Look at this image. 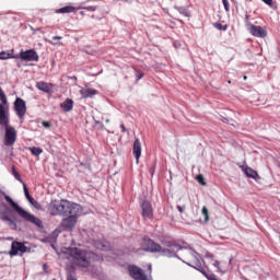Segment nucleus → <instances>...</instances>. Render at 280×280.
<instances>
[{
  "label": "nucleus",
  "mask_w": 280,
  "mask_h": 280,
  "mask_svg": "<svg viewBox=\"0 0 280 280\" xmlns=\"http://www.w3.org/2000/svg\"><path fill=\"white\" fill-rule=\"evenodd\" d=\"M70 257L73 266L85 269L93 267L95 264H102L104 261V257L95 254V252L90 249H81L78 247L71 249Z\"/></svg>",
  "instance_id": "1"
},
{
  "label": "nucleus",
  "mask_w": 280,
  "mask_h": 280,
  "mask_svg": "<svg viewBox=\"0 0 280 280\" xmlns=\"http://www.w3.org/2000/svg\"><path fill=\"white\" fill-rule=\"evenodd\" d=\"M48 213L50 215H62L67 218V215L82 213V206L67 199H55L48 205Z\"/></svg>",
  "instance_id": "2"
},
{
  "label": "nucleus",
  "mask_w": 280,
  "mask_h": 280,
  "mask_svg": "<svg viewBox=\"0 0 280 280\" xmlns=\"http://www.w3.org/2000/svg\"><path fill=\"white\" fill-rule=\"evenodd\" d=\"M4 196V200L12 207V209L18 213V215L24 220V222H28L30 224H34V226H37V229H44L43 220L38 219V217H35L34 214L27 212L25 209L21 208L19 203H16L13 199H11L10 196L5 195V192H2Z\"/></svg>",
  "instance_id": "3"
},
{
  "label": "nucleus",
  "mask_w": 280,
  "mask_h": 280,
  "mask_svg": "<svg viewBox=\"0 0 280 280\" xmlns=\"http://www.w3.org/2000/svg\"><path fill=\"white\" fill-rule=\"evenodd\" d=\"M16 128L12 126L4 128L3 145H5V148H11V150H14V143H16Z\"/></svg>",
  "instance_id": "4"
},
{
  "label": "nucleus",
  "mask_w": 280,
  "mask_h": 280,
  "mask_svg": "<svg viewBox=\"0 0 280 280\" xmlns=\"http://www.w3.org/2000/svg\"><path fill=\"white\" fill-rule=\"evenodd\" d=\"M0 126L10 128V105L0 103Z\"/></svg>",
  "instance_id": "5"
},
{
  "label": "nucleus",
  "mask_w": 280,
  "mask_h": 280,
  "mask_svg": "<svg viewBox=\"0 0 280 280\" xmlns=\"http://www.w3.org/2000/svg\"><path fill=\"white\" fill-rule=\"evenodd\" d=\"M78 215L79 214H68L67 218L62 219L60 223L62 231H72L75 229V224H78Z\"/></svg>",
  "instance_id": "6"
},
{
  "label": "nucleus",
  "mask_w": 280,
  "mask_h": 280,
  "mask_svg": "<svg viewBox=\"0 0 280 280\" xmlns=\"http://www.w3.org/2000/svg\"><path fill=\"white\" fill-rule=\"evenodd\" d=\"M20 60H23L24 62H38L40 60V57L38 56V52L34 49L28 50H21L19 54Z\"/></svg>",
  "instance_id": "7"
},
{
  "label": "nucleus",
  "mask_w": 280,
  "mask_h": 280,
  "mask_svg": "<svg viewBox=\"0 0 280 280\" xmlns=\"http://www.w3.org/2000/svg\"><path fill=\"white\" fill-rule=\"evenodd\" d=\"M140 209L143 220H154V208H152V203L150 201H142Z\"/></svg>",
  "instance_id": "8"
},
{
  "label": "nucleus",
  "mask_w": 280,
  "mask_h": 280,
  "mask_svg": "<svg viewBox=\"0 0 280 280\" xmlns=\"http://www.w3.org/2000/svg\"><path fill=\"white\" fill-rule=\"evenodd\" d=\"M128 272L131 279L135 280H148V276H145V272L140 267H137V265H129L128 266Z\"/></svg>",
  "instance_id": "9"
},
{
  "label": "nucleus",
  "mask_w": 280,
  "mask_h": 280,
  "mask_svg": "<svg viewBox=\"0 0 280 280\" xmlns=\"http://www.w3.org/2000/svg\"><path fill=\"white\" fill-rule=\"evenodd\" d=\"M14 110L20 119H24L25 114L27 113V105L25 101L21 97H18L14 102Z\"/></svg>",
  "instance_id": "10"
},
{
  "label": "nucleus",
  "mask_w": 280,
  "mask_h": 280,
  "mask_svg": "<svg viewBox=\"0 0 280 280\" xmlns=\"http://www.w3.org/2000/svg\"><path fill=\"white\" fill-rule=\"evenodd\" d=\"M249 32L252 36H255L256 38H266V36H268V30L266 26L249 24Z\"/></svg>",
  "instance_id": "11"
},
{
  "label": "nucleus",
  "mask_w": 280,
  "mask_h": 280,
  "mask_svg": "<svg viewBox=\"0 0 280 280\" xmlns=\"http://www.w3.org/2000/svg\"><path fill=\"white\" fill-rule=\"evenodd\" d=\"M144 244L147 246L145 250H148L149 253H166V250L163 249L160 244L154 243V241H152L151 238L144 241Z\"/></svg>",
  "instance_id": "12"
},
{
  "label": "nucleus",
  "mask_w": 280,
  "mask_h": 280,
  "mask_svg": "<svg viewBox=\"0 0 280 280\" xmlns=\"http://www.w3.org/2000/svg\"><path fill=\"white\" fill-rule=\"evenodd\" d=\"M0 220L2 222H8L9 226H12V229H16V222L10 218L9 210H3V208L0 207Z\"/></svg>",
  "instance_id": "13"
},
{
  "label": "nucleus",
  "mask_w": 280,
  "mask_h": 280,
  "mask_svg": "<svg viewBox=\"0 0 280 280\" xmlns=\"http://www.w3.org/2000/svg\"><path fill=\"white\" fill-rule=\"evenodd\" d=\"M80 95H82L83 100H89L95 97V95H97V93H100L97 90L92 89V88H82L79 91Z\"/></svg>",
  "instance_id": "14"
},
{
  "label": "nucleus",
  "mask_w": 280,
  "mask_h": 280,
  "mask_svg": "<svg viewBox=\"0 0 280 280\" xmlns=\"http://www.w3.org/2000/svg\"><path fill=\"white\" fill-rule=\"evenodd\" d=\"M132 153L137 163H139V159H141V140L139 138H136L133 142Z\"/></svg>",
  "instance_id": "15"
},
{
  "label": "nucleus",
  "mask_w": 280,
  "mask_h": 280,
  "mask_svg": "<svg viewBox=\"0 0 280 280\" xmlns=\"http://www.w3.org/2000/svg\"><path fill=\"white\" fill-rule=\"evenodd\" d=\"M242 172L247 176V178H257L259 174L257 171L253 170L250 166H240Z\"/></svg>",
  "instance_id": "16"
},
{
  "label": "nucleus",
  "mask_w": 280,
  "mask_h": 280,
  "mask_svg": "<svg viewBox=\"0 0 280 280\" xmlns=\"http://www.w3.org/2000/svg\"><path fill=\"white\" fill-rule=\"evenodd\" d=\"M52 86L54 85L51 83H47L45 81L36 83V89H38V91H43L44 93H49Z\"/></svg>",
  "instance_id": "17"
},
{
  "label": "nucleus",
  "mask_w": 280,
  "mask_h": 280,
  "mask_svg": "<svg viewBox=\"0 0 280 280\" xmlns=\"http://www.w3.org/2000/svg\"><path fill=\"white\" fill-rule=\"evenodd\" d=\"M60 107L65 113H70V110H73V100L67 98L63 103L60 104Z\"/></svg>",
  "instance_id": "18"
},
{
  "label": "nucleus",
  "mask_w": 280,
  "mask_h": 280,
  "mask_svg": "<svg viewBox=\"0 0 280 280\" xmlns=\"http://www.w3.org/2000/svg\"><path fill=\"white\" fill-rule=\"evenodd\" d=\"M75 7H71V5H67V7H62L60 9H57L55 12L56 14H71L73 12H75Z\"/></svg>",
  "instance_id": "19"
},
{
  "label": "nucleus",
  "mask_w": 280,
  "mask_h": 280,
  "mask_svg": "<svg viewBox=\"0 0 280 280\" xmlns=\"http://www.w3.org/2000/svg\"><path fill=\"white\" fill-rule=\"evenodd\" d=\"M175 10H177L179 14L186 16L187 19L191 18V12L186 7H175Z\"/></svg>",
  "instance_id": "20"
},
{
  "label": "nucleus",
  "mask_w": 280,
  "mask_h": 280,
  "mask_svg": "<svg viewBox=\"0 0 280 280\" xmlns=\"http://www.w3.org/2000/svg\"><path fill=\"white\" fill-rule=\"evenodd\" d=\"M20 243L19 242H13L11 245V250L9 253V255H11V257H14L16 255H19L20 252Z\"/></svg>",
  "instance_id": "21"
},
{
  "label": "nucleus",
  "mask_w": 280,
  "mask_h": 280,
  "mask_svg": "<svg viewBox=\"0 0 280 280\" xmlns=\"http://www.w3.org/2000/svg\"><path fill=\"white\" fill-rule=\"evenodd\" d=\"M23 189H24V195L26 200H28V202L32 205L34 197H32V195H30V189L27 188V185H25V183H23Z\"/></svg>",
  "instance_id": "22"
},
{
  "label": "nucleus",
  "mask_w": 280,
  "mask_h": 280,
  "mask_svg": "<svg viewBox=\"0 0 280 280\" xmlns=\"http://www.w3.org/2000/svg\"><path fill=\"white\" fill-rule=\"evenodd\" d=\"M28 150L33 156H40V154H43V149L40 148L33 147L28 148Z\"/></svg>",
  "instance_id": "23"
},
{
  "label": "nucleus",
  "mask_w": 280,
  "mask_h": 280,
  "mask_svg": "<svg viewBox=\"0 0 280 280\" xmlns=\"http://www.w3.org/2000/svg\"><path fill=\"white\" fill-rule=\"evenodd\" d=\"M0 104H8V96L5 95V92H3V89L0 88Z\"/></svg>",
  "instance_id": "24"
},
{
  "label": "nucleus",
  "mask_w": 280,
  "mask_h": 280,
  "mask_svg": "<svg viewBox=\"0 0 280 280\" xmlns=\"http://www.w3.org/2000/svg\"><path fill=\"white\" fill-rule=\"evenodd\" d=\"M12 174H13L14 178L16 180H19V183H22V185H23V178H21V174L19 172H16V168L14 166L12 167Z\"/></svg>",
  "instance_id": "25"
},
{
  "label": "nucleus",
  "mask_w": 280,
  "mask_h": 280,
  "mask_svg": "<svg viewBox=\"0 0 280 280\" xmlns=\"http://www.w3.org/2000/svg\"><path fill=\"white\" fill-rule=\"evenodd\" d=\"M201 213L205 218V222H208L209 221V209H207V206L202 207Z\"/></svg>",
  "instance_id": "26"
},
{
  "label": "nucleus",
  "mask_w": 280,
  "mask_h": 280,
  "mask_svg": "<svg viewBox=\"0 0 280 280\" xmlns=\"http://www.w3.org/2000/svg\"><path fill=\"white\" fill-rule=\"evenodd\" d=\"M10 58H13L10 52L2 51L0 52V60H10Z\"/></svg>",
  "instance_id": "27"
},
{
  "label": "nucleus",
  "mask_w": 280,
  "mask_h": 280,
  "mask_svg": "<svg viewBox=\"0 0 280 280\" xmlns=\"http://www.w3.org/2000/svg\"><path fill=\"white\" fill-rule=\"evenodd\" d=\"M165 246H167L168 248H176L178 244H176V241H165Z\"/></svg>",
  "instance_id": "28"
},
{
  "label": "nucleus",
  "mask_w": 280,
  "mask_h": 280,
  "mask_svg": "<svg viewBox=\"0 0 280 280\" xmlns=\"http://www.w3.org/2000/svg\"><path fill=\"white\" fill-rule=\"evenodd\" d=\"M135 71H136L137 82H139V80H141L143 78V75H145V73H143V71L137 70V69H135Z\"/></svg>",
  "instance_id": "29"
},
{
  "label": "nucleus",
  "mask_w": 280,
  "mask_h": 280,
  "mask_svg": "<svg viewBox=\"0 0 280 280\" xmlns=\"http://www.w3.org/2000/svg\"><path fill=\"white\" fill-rule=\"evenodd\" d=\"M225 12H231V5L229 4V0H222Z\"/></svg>",
  "instance_id": "30"
},
{
  "label": "nucleus",
  "mask_w": 280,
  "mask_h": 280,
  "mask_svg": "<svg viewBox=\"0 0 280 280\" xmlns=\"http://www.w3.org/2000/svg\"><path fill=\"white\" fill-rule=\"evenodd\" d=\"M67 280H78V277L75 276V272H69L67 275Z\"/></svg>",
  "instance_id": "31"
},
{
  "label": "nucleus",
  "mask_w": 280,
  "mask_h": 280,
  "mask_svg": "<svg viewBox=\"0 0 280 280\" xmlns=\"http://www.w3.org/2000/svg\"><path fill=\"white\" fill-rule=\"evenodd\" d=\"M197 180H198V183H200V185H207V183L205 182V176H202V175H198Z\"/></svg>",
  "instance_id": "32"
},
{
  "label": "nucleus",
  "mask_w": 280,
  "mask_h": 280,
  "mask_svg": "<svg viewBox=\"0 0 280 280\" xmlns=\"http://www.w3.org/2000/svg\"><path fill=\"white\" fill-rule=\"evenodd\" d=\"M186 209H187V206H186L185 203L177 206V210H178L180 213H184Z\"/></svg>",
  "instance_id": "33"
},
{
  "label": "nucleus",
  "mask_w": 280,
  "mask_h": 280,
  "mask_svg": "<svg viewBox=\"0 0 280 280\" xmlns=\"http://www.w3.org/2000/svg\"><path fill=\"white\" fill-rule=\"evenodd\" d=\"M19 247H20V253H27V246H25V244L20 243Z\"/></svg>",
  "instance_id": "34"
},
{
  "label": "nucleus",
  "mask_w": 280,
  "mask_h": 280,
  "mask_svg": "<svg viewBox=\"0 0 280 280\" xmlns=\"http://www.w3.org/2000/svg\"><path fill=\"white\" fill-rule=\"evenodd\" d=\"M83 10H86L88 12H95V10H97V7H93V5L84 7Z\"/></svg>",
  "instance_id": "35"
},
{
  "label": "nucleus",
  "mask_w": 280,
  "mask_h": 280,
  "mask_svg": "<svg viewBox=\"0 0 280 280\" xmlns=\"http://www.w3.org/2000/svg\"><path fill=\"white\" fill-rule=\"evenodd\" d=\"M214 27H215L217 30H223V32L226 31V26H224V25H222V24H220V23H214Z\"/></svg>",
  "instance_id": "36"
},
{
  "label": "nucleus",
  "mask_w": 280,
  "mask_h": 280,
  "mask_svg": "<svg viewBox=\"0 0 280 280\" xmlns=\"http://www.w3.org/2000/svg\"><path fill=\"white\" fill-rule=\"evenodd\" d=\"M33 207H35V209H38V210H40L42 209V206L39 205V202L38 201H36L35 199L32 201V203H31Z\"/></svg>",
  "instance_id": "37"
},
{
  "label": "nucleus",
  "mask_w": 280,
  "mask_h": 280,
  "mask_svg": "<svg viewBox=\"0 0 280 280\" xmlns=\"http://www.w3.org/2000/svg\"><path fill=\"white\" fill-rule=\"evenodd\" d=\"M262 2L266 3V5H269V8H272V5H273L272 0H262Z\"/></svg>",
  "instance_id": "38"
},
{
  "label": "nucleus",
  "mask_w": 280,
  "mask_h": 280,
  "mask_svg": "<svg viewBox=\"0 0 280 280\" xmlns=\"http://www.w3.org/2000/svg\"><path fill=\"white\" fill-rule=\"evenodd\" d=\"M42 125L44 128H51V124L49 121H43Z\"/></svg>",
  "instance_id": "39"
},
{
  "label": "nucleus",
  "mask_w": 280,
  "mask_h": 280,
  "mask_svg": "<svg viewBox=\"0 0 280 280\" xmlns=\"http://www.w3.org/2000/svg\"><path fill=\"white\" fill-rule=\"evenodd\" d=\"M245 21H246L248 27H250V25H253V23H250L248 14L245 15Z\"/></svg>",
  "instance_id": "40"
},
{
  "label": "nucleus",
  "mask_w": 280,
  "mask_h": 280,
  "mask_svg": "<svg viewBox=\"0 0 280 280\" xmlns=\"http://www.w3.org/2000/svg\"><path fill=\"white\" fill-rule=\"evenodd\" d=\"M52 40H62V36H54Z\"/></svg>",
  "instance_id": "41"
},
{
  "label": "nucleus",
  "mask_w": 280,
  "mask_h": 280,
  "mask_svg": "<svg viewBox=\"0 0 280 280\" xmlns=\"http://www.w3.org/2000/svg\"><path fill=\"white\" fill-rule=\"evenodd\" d=\"M120 128H121L122 132H127L126 126L124 124L120 125Z\"/></svg>",
  "instance_id": "42"
},
{
  "label": "nucleus",
  "mask_w": 280,
  "mask_h": 280,
  "mask_svg": "<svg viewBox=\"0 0 280 280\" xmlns=\"http://www.w3.org/2000/svg\"><path fill=\"white\" fill-rule=\"evenodd\" d=\"M47 268H48L47 264H44V265H43V269H44V270H47Z\"/></svg>",
  "instance_id": "43"
},
{
  "label": "nucleus",
  "mask_w": 280,
  "mask_h": 280,
  "mask_svg": "<svg viewBox=\"0 0 280 280\" xmlns=\"http://www.w3.org/2000/svg\"><path fill=\"white\" fill-rule=\"evenodd\" d=\"M243 80H248V77H247V75H244V77H243Z\"/></svg>",
  "instance_id": "44"
},
{
  "label": "nucleus",
  "mask_w": 280,
  "mask_h": 280,
  "mask_svg": "<svg viewBox=\"0 0 280 280\" xmlns=\"http://www.w3.org/2000/svg\"><path fill=\"white\" fill-rule=\"evenodd\" d=\"M72 80H78V77H72Z\"/></svg>",
  "instance_id": "45"
},
{
  "label": "nucleus",
  "mask_w": 280,
  "mask_h": 280,
  "mask_svg": "<svg viewBox=\"0 0 280 280\" xmlns=\"http://www.w3.org/2000/svg\"><path fill=\"white\" fill-rule=\"evenodd\" d=\"M80 14L84 15V11H81Z\"/></svg>",
  "instance_id": "46"
},
{
  "label": "nucleus",
  "mask_w": 280,
  "mask_h": 280,
  "mask_svg": "<svg viewBox=\"0 0 280 280\" xmlns=\"http://www.w3.org/2000/svg\"><path fill=\"white\" fill-rule=\"evenodd\" d=\"M228 84H231V80L228 81Z\"/></svg>",
  "instance_id": "47"
}]
</instances>
